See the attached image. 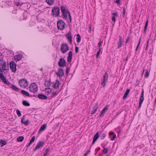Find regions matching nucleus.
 Here are the masks:
<instances>
[{"mask_svg":"<svg viewBox=\"0 0 156 156\" xmlns=\"http://www.w3.org/2000/svg\"><path fill=\"white\" fill-rule=\"evenodd\" d=\"M3 56L2 55H0V64L1 65V67L0 68V72H3L4 70H8V66H7V68H6V63L5 62L3 61Z\"/></svg>","mask_w":156,"mask_h":156,"instance_id":"f257e3e1","label":"nucleus"},{"mask_svg":"<svg viewBox=\"0 0 156 156\" xmlns=\"http://www.w3.org/2000/svg\"><path fill=\"white\" fill-rule=\"evenodd\" d=\"M66 23L62 20H58L57 22V26L58 30H63L65 28Z\"/></svg>","mask_w":156,"mask_h":156,"instance_id":"f03ea898","label":"nucleus"},{"mask_svg":"<svg viewBox=\"0 0 156 156\" xmlns=\"http://www.w3.org/2000/svg\"><path fill=\"white\" fill-rule=\"evenodd\" d=\"M38 86L35 83H31L29 86V89L30 91L33 93H35L38 90Z\"/></svg>","mask_w":156,"mask_h":156,"instance_id":"7ed1b4c3","label":"nucleus"},{"mask_svg":"<svg viewBox=\"0 0 156 156\" xmlns=\"http://www.w3.org/2000/svg\"><path fill=\"white\" fill-rule=\"evenodd\" d=\"M61 10L63 16L62 18L64 19H66L67 17V13H69V10L66 8L64 6H61Z\"/></svg>","mask_w":156,"mask_h":156,"instance_id":"20e7f679","label":"nucleus"},{"mask_svg":"<svg viewBox=\"0 0 156 156\" xmlns=\"http://www.w3.org/2000/svg\"><path fill=\"white\" fill-rule=\"evenodd\" d=\"M52 13L54 16L57 17L59 16L60 13L59 8L58 7H54L52 10Z\"/></svg>","mask_w":156,"mask_h":156,"instance_id":"39448f33","label":"nucleus"},{"mask_svg":"<svg viewBox=\"0 0 156 156\" xmlns=\"http://www.w3.org/2000/svg\"><path fill=\"white\" fill-rule=\"evenodd\" d=\"M108 75L107 72H106L103 77V79L101 81V85L103 87H105L106 83L108 80Z\"/></svg>","mask_w":156,"mask_h":156,"instance_id":"423d86ee","label":"nucleus"},{"mask_svg":"<svg viewBox=\"0 0 156 156\" xmlns=\"http://www.w3.org/2000/svg\"><path fill=\"white\" fill-rule=\"evenodd\" d=\"M69 49V47L66 44H62L61 47V50L63 53H66Z\"/></svg>","mask_w":156,"mask_h":156,"instance_id":"0eeeda50","label":"nucleus"},{"mask_svg":"<svg viewBox=\"0 0 156 156\" xmlns=\"http://www.w3.org/2000/svg\"><path fill=\"white\" fill-rule=\"evenodd\" d=\"M19 83L21 87H25L28 85V83L27 80L23 79L20 80Z\"/></svg>","mask_w":156,"mask_h":156,"instance_id":"6e6552de","label":"nucleus"},{"mask_svg":"<svg viewBox=\"0 0 156 156\" xmlns=\"http://www.w3.org/2000/svg\"><path fill=\"white\" fill-rule=\"evenodd\" d=\"M9 66L10 69L12 70V72L15 73L16 70V63L13 61H11L10 63Z\"/></svg>","mask_w":156,"mask_h":156,"instance_id":"1a4fd4ad","label":"nucleus"},{"mask_svg":"<svg viewBox=\"0 0 156 156\" xmlns=\"http://www.w3.org/2000/svg\"><path fill=\"white\" fill-rule=\"evenodd\" d=\"M3 72H0V78L2 80V82L5 83L7 84L8 86L10 83L6 80V78L3 75Z\"/></svg>","mask_w":156,"mask_h":156,"instance_id":"9d476101","label":"nucleus"},{"mask_svg":"<svg viewBox=\"0 0 156 156\" xmlns=\"http://www.w3.org/2000/svg\"><path fill=\"white\" fill-rule=\"evenodd\" d=\"M56 74L60 78H61L64 75L63 69L62 68L58 69V71L56 73Z\"/></svg>","mask_w":156,"mask_h":156,"instance_id":"9b49d317","label":"nucleus"},{"mask_svg":"<svg viewBox=\"0 0 156 156\" xmlns=\"http://www.w3.org/2000/svg\"><path fill=\"white\" fill-rule=\"evenodd\" d=\"M66 62L63 58H60L58 62V66L60 67H64L66 66Z\"/></svg>","mask_w":156,"mask_h":156,"instance_id":"f8f14e48","label":"nucleus"},{"mask_svg":"<svg viewBox=\"0 0 156 156\" xmlns=\"http://www.w3.org/2000/svg\"><path fill=\"white\" fill-rule=\"evenodd\" d=\"M44 144V141H40L37 144V145L36 146L35 148L33 150L34 151H35L37 149H40L42 147Z\"/></svg>","mask_w":156,"mask_h":156,"instance_id":"ddd939ff","label":"nucleus"},{"mask_svg":"<svg viewBox=\"0 0 156 156\" xmlns=\"http://www.w3.org/2000/svg\"><path fill=\"white\" fill-rule=\"evenodd\" d=\"M109 106V105H107L104 108L99 115V116L100 117H101L104 116V114L106 112V111L108 109Z\"/></svg>","mask_w":156,"mask_h":156,"instance_id":"4468645a","label":"nucleus"},{"mask_svg":"<svg viewBox=\"0 0 156 156\" xmlns=\"http://www.w3.org/2000/svg\"><path fill=\"white\" fill-rule=\"evenodd\" d=\"M119 39L118 42L117 43L118 45L117 48H121L122 45V43H123V41L122 40V37L121 36H119Z\"/></svg>","mask_w":156,"mask_h":156,"instance_id":"2eb2a0df","label":"nucleus"},{"mask_svg":"<svg viewBox=\"0 0 156 156\" xmlns=\"http://www.w3.org/2000/svg\"><path fill=\"white\" fill-rule=\"evenodd\" d=\"M22 56L23 55L21 54L17 55L14 57V59L17 62L21 60Z\"/></svg>","mask_w":156,"mask_h":156,"instance_id":"dca6fc26","label":"nucleus"},{"mask_svg":"<svg viewBox=\"0 0 156 156\" xmlns=\"http://www.w3.org/2000/svg\"><path fill=\"white\" fill-rule=\"evenodd\" d=\"M61 84L60 81L56 80L55 82L53 84V87L56 89H58L60 85Z\"/></svg>","mask_w":156,"mask_h":156,"instance_id":"f3484780","label":"nucleus"},{"mask_svg":"<svg viewBox=\"0 0 156 156\" xmlns=\"http://www.w3.org/2000/svg\"><path fill=\"white\" fill-rule=\"evenodd\" d=\"M66 36L67 38L69 41V44H71L72 43V33L71 32H69L67 34Z\"/></svg>","mask_w":156,"mask_h":156,"instance_id":"a211bd4d","label":"nucleus"},{"mask_svg":"<svg viewBox=\"0 0 156 156\" xmlns=\"http://www.w3.org/2000/svg\"><path fill=\"white\" fill-rule=\"evenodd\" d=\"M25 119V115H24L23 116L21 120V122L22 123L24 124L26 126H27L29 124V121L28 120H27L26 121H24Z\"/></svg>","mask_w":156,"mask_h":156,"instance_id":"6ab92c4d","label":"nucleus"},{"mask_svg":"<svg viewBox=\"0 0 156 156\" xmlns=\"http://www.w3.org/2000/svg\"><path fill=\"white\" fill-rule=\"evenodd\" d=\"M21 93L27 97H36V95L34 94L33 95H30L29 94L27 91L24 90H22L21 91Z\"/></svg>","mask_w":156,"mask_h":156,"instance_id":"aec40b11","label":"nucleus"},{"mask_svg":"<svg viewBox=\"0 0 156 156\" xmlns=\"http://www.w3.org/2000/svg\"><path fill=\"white\" fill-rule=\"evenodd\" d=\"M109 137H111V140H114L116 137V135L113 132L110 131L109 133Z\"/></svg>","mask_w":156,"mask_h":156,"instance_id":"412c9836","label":"nucleus"},{"mask_svg":"<svg viewBox=\"0 0 156 156\" xmlns=\"http://www.w3.org/2000/svg\"><path fill=\"white\" fill-rule=\"evenodd\" d=\"M8 86L10 87L13 90L15 91H18L20 90V89L17 87L16 86H15L14 85H13L12 84H11L10 83L9 85Z\"/></svg>","mask_w":156,"mask_h":156,"instance_id":"4be33fe9","label":"nucleus"},{"mask_svg":"<svg viewBox=\"0 0 156 156\" xmlns=\"http://www.w3.org/2000/svg\"><path fill=\"white\" fill-rule=\"evenodd\" d=\"M37 97L40 99L42 100H46L47 99L48 97L42 94H38Z\"/></svg>","mask_w":156,"mask_h":156,"instance_id":"5701e85b","label":"nucleus"},{"mask_svg":"<svg viewBox=\"0 0 156 156\" xmlns=\"http://www.w3.org/2000/svg\"><path fill=\"white\" fill-rule=\"evenodd\" d=\"M99 136V133L98 132L97 133H96L94 135V137L93 141L92 143V144H94L95 142L98 138Z\"/></svg>","mask_w":156,"mask_h":156,"instance_id":"b1692460","label":"nucleus"},{"mask_svg":"<svg viewBox=\"0 0 156 156\" xmlns=\"http://www.w3.org/2000/svg\"><path fill=\"white\" fill-rule=\"evenodd\" d=\"M73 56V53L72 51H69L68 53V56L67 58V61L70 62L72 60Z\"/></svg>","mask_w":156,"mask_h":156,"instance_id":"393cba45","label":"nucleus"},{"mask_svg":"<svg viewBox=\"0 0 156 156\" xmlns=\"http://www.w3.org/2000/svg\"><path fill=\"white\" fill-rule=\"evenodd\" d=\"M98 106V103H97V104H96L95 105L93 109L92 110L91 112V114H94L95 113V112L97 111V110Z\"/></svg>","mask_w":156,"mask_h":156,"instance_id":"a878e982","label":"nucleus"},{"mask_svg":"<svg viewBox=\"0 0 156 156\" xmlns=\"http://www.w3.org/2000/svg\"><path fill=\"white\" fill-rule=\"evenodd\" d=\"M51 82L50 80H46L44 83L45 86L48 88L51 85Z\"/></svg>","mask_w":156,"mask_h":156,"instance_id":"bb28decb","label":"nucleus"},{"mask_svg":"<svg viewBox=\"0 0 156 156\" xmlns=\"http://www.w3.org/2000/svg\"><path fill=\"white\" fill-rule=\"evenodd\" d=\"M130 90L129 89H127V90H126V91L125 92L124 95V96H123V99L124 100H125L128 94L129 93Z\"/></svg>","mask_w":156,"mask_h":156,"instance_id":"cd10ccee","label":"nucleus"},{"mask_svg":"<svg viewBox=\"0 0 156 156\" xmlns=\"http://www.w3.org/2000/svg\"><path fill=\"white\" fill-rule=\"evenodd\" d=\"M46 124H44L42 126H41L40 129H39V132L44 131L46 127Z\"/></svg>","mask_w":156,"mask_h":156,"instance_id":"c85d7f7f","label":"nucleus"},{"mask_svg":"<svg viewBox=\"0 0 156 156\" xmlns=\"http://www.w3.org/2000/svg\"><path fill=\"white\" fill-rule=\"evenodd\" d=\"M144 99V97H140L139 103V105L138 106V108H141V105Z\"/></svg>","mask_w":156,"mask_h":156,"instance_id":"c756f323","label":"nucleus"},{"mask_svg":"<svg viewBox=\"0 0 156 156\" xmlns=\"http://www.w3.org/2000/svg\"><path fill=\"white\" fill-rule=\"evenodd\" d=\"M47 3L49 5L53 4L55 2V0H45Z\"/></svg>","mask_w":156,"mask_h":156,"instance_id":"7c9ffc66","label":"nucleus"},{"mask_svg":"<svg viewBox=\"0 0 156 156\" xmlns=\"http://www.w3.org/2000/svg\"><path fill=\"white\" fill-rule=\"evenodd\" d=\"M22 104L25 106H29L30 105L29 102L26 100H23L22 101Z\"/></svg>","mask_w":156,"mask_h":156,"instance_id":"2f4dec72","label":"nucleus"},{"mask_svg":"<svg viewBox=\"0 0 156 156\" xmlns=\"http://www.w3.org/2000/svg\"><path fill=\"white\" fill-rule=\"evenodd\" d=\"M148 20H147L145 23V25L144 26V33L145 34L146 33V31L147 29V27L148 24Z\"/></svg>","mask_w":156,"mask_h":156,"instance_id":"473e14b6","label":"nucleus"},{"mask_svg":"<svg viewBox=\"0 0 156 156\" xmlns=\"http://www.w3.org/2000/svg\"><path fill=\"white\" fill-rule=\"evenodd\" d=\"M81 37L80 35L79 34H76V41L77 42H79L81 41Z\"/></svg>","mask_w":156,"mask_h":156,"instance_id":"72a5a7b5","label":"nucleus"},{"mask_svg":"<svg viewBox=\"0 0 156 156\" xmlns=\"http://www.w3.org/2000/svg\"><path fill=\"white\" fill-rule=\"evenodd\" d=\"M146 72L144 75V77L145 78H147L149 75V72L148 71V69H145Z\"/></svg>","mask_w":156,"mask_h":156,"instance_id":"f704fd0d","label":"nucleus"},{"mask_svg":"<svg viewBox=\"0 0 156 156\" xmlns=\"http://www.w3.org/2000/svg\"><path fill=\"white\" fill-rule=\"evenodd\" d=\"M101 49L102 48H99V50L97 52V54L96 55V57L97 58H99L100 57L99 55L100 52L101 50Z\"/></svg>","mask_w":156,"mask_h":156,"instance_id":"c9c22d12","label":"nucleus"},{"mask_svg":"<svg viewBox=\"0 0 156 156\" xmlns=\"http://www.w3.org/2000/svg\"><path fill=\"white\" fill-rule=\"evenodd\" d=\"M45 89V90L46 91V92L48 93V94H50L51 92V89L49 87L46 88Z\"/></svg>","mask_w":156,"mask_h":156,"instance_id":"e433bc0d","label":"nucleus"},{"mask_svg":"<svg viewBox=\"0 0 156 156\" xmlns=\"http://www.w3.org/2000/svg\"><path fill=\"white\" fill-rule=\"evenodd\" d=\"M49 151V148H47L45 151L44 153V155L45 156H46L48 154V153Z\"/></svg>","mask_w":156,"mask_h":156,"instance_id":"4c0bfd02","label":"nucleus"},{"mask_svg":"<svg viewBox=\"0 0 156 156\" xmlns=\"http://www.w3.org/2000/svg\"><path fill=\"white\" fill-rule=\"evenodd\" d=\"M24 139V137L23 136H20L17 138V140L19 142H22Z\"/></svg>","mask_w":156,"mask_h":156,"instance_id":"58836bf2","label":"nucleus"},{"mask_svg":"<svg viewBox=\"0 0 156 156\" xmlns=\"http://www.w3.org/2000/svg\"><path fill=\"white\" fill-rule=\"evenodd\" d=\"M0 143L2 145V146H3L6 144L7 142L6 141L1 140H0Z\"/></svg>","mask_w":156,"mask_h":156,"instance_id":"ea45409f","label":"nucleus"},{"mask_svg":"<svg viewBox=\"0 0 156 156\" xmlns=\"http://www.w3.org/2000/svg\"><path fill=\"white\" fill-rule=\"evenodd\" d=\"M70 68L68 66L66 67V74L67 76L70 71Z\"/></svg>","mask_w":156,"mask_h":156,"instance_id":"a19ab883","label":"nucleus"},{"mask_svg":"<svg viewBox=\"0 0 156 156\" xmlns=\"http://www.w3.org/2000/svg\"><path fill=\"white\" fill-rule=\"evenodd\" d=\"M108 149L106 148H105L103 150V152L104 154H106L108 153Z\"/></svg>","mask_w":156,"mask_h":156,"instance_id":"79ce46f5","label":"nucleus"},{"mask_svg":"<svg viewBox=\"0 0 156 156\" xmlns=\"http://www.w3.org/2000/svg\"><path fill=\"white\" fill-rule=\"evenodd\" d=\"M16 113L18 117H20L21 115V113L20 110H16Z\"/></svg>","mask_w":156,"mask_h":156,"instance_id":"37998d69","label":"nucleus"},{"mask_svg":"<svg viewBox=\"0 0 156 156\" xmlns=\"http://www.w3.org/2000/svg\"><path fill=\"white\" fill-rule=\"evenodd\" d=\"M105 137V135L104 133L101 134L100 135V137L101 140L103 139Z\"/></svg>","mask_w":156,"mask_h":156,"instance_id":"c03bdc74","label":"nucleus"},{"mask_svg":"<svg viewBox=\"0 0 156 156\" xmlns=\"http://www.w3.org/2000/svg\"><path fill=\"white\" fill-rule=\"evenodd\" d=\"M58 93H57L56 92H53L51 94L52 97H53L55 96Z\"/></svg>","mask_w":156,"mask_h":156,"instance_id":"a18cd8bd","label":"nucleus"},{"mask_svg":"<svg viewBox=\"0 0 156 156\" xmlns=\"http://www.w3.org/2000/svg\"><path fill=\"white\" fill-rule=\"evenodd\" d=\"M141 38H140V39H139V43L137 45V46L136 47V51L137 50V49L138 48V47H139V46L140 45V41H141Z\"/></svg>","mask_w":156,"mask_h":156,"instance_id":"49530a36","label":"nucleus"},{"mask_svg":"<svg viewBox=\"0 0 156 156\" xmlns=\"http://www.w3.org/2000/svg\"><path fill=\"white\" fill-rule=\"evenodd\" d=\"M149 43V39H148L147 41V44L145 47V50H147L148 49V44Z\"/></svg>","mask_w":156,"mask_h":156,"instance_id":"de8ad7c7","label":"nucleus"},{"mask_svg":"<svg viewBox=\"0 0 156 156\" xmlns=\"http://www.w3.org/2000/svg\"><path fill=\"white\" fill-rule=\"evenodd\" d=\"M35 139V136H34L32 137L30 141V143H32L34 141Z\"/></svg>","mask_w":156,"mask_h":156,"instance_id":"09e8293b","label":"nucleus"},{"mask_svg":"<svg viewBox=\"0 0 156 156\" xmlns=\"http://www.w3.org/2000/svg\"><path fill=\"white\" fill-rule=\"evenodd\" d=\"M102 43V41H100L98 43V45L97 46L98 47H99V48H100V46H101Z\"/></svg>","mask_w":156,"mask_h":156,"instance_id":"8fccbe9b","label":"nucleus"},{"mask_svg":"<svg viewBox=\"0 0 156 156\" xmlns=\"http://www.w3.org/2000/svg\"><path fill=\"white\" fill-rule=\"evenodd\" d=\"M78 50L79 48L77 46H76L75 48V51L76 53H77L78 52Z\"/></svg>","mask_w":156,"mask_h":156,"instance_id":"3c124183","label":"nucleus"},{"mask_svg":"<svg viewBox=\"0 0 156 156\" xmlns=\"http://www.w3.org/2000/svg\"><path fill=\"white\" fill-rule=\"evenodd\" d=\"M112 15L114 16H118V14L117 12H113V13H112Z\"/></svg>","mask_w":156,"mask_h":156,"instance_id":"603ef678","label":"nucleus"},{"mask_svg":"<svg viewBox=\"0 0 156 156\" xmlns=\"http://www.w3.org/2000/svg\"><path fill=\"white\" fill-rule=\"evenodd\" d=\"M68 14V16L69 17L70 22H71L72 21L71 16V14H70V13L69 12V13Z\"/></svg>","mask_w":156,"mask_h":156,"instance_id":"864d4df0","label":"nucleus"},{"mask_svg":"<svg viewBox=\"0 0 156 156\" xmlns=\"http://www.w3.org/2000/svg\"><path fill=\"white\" fill-rule=\"evenodd\" d=\"M114 2L115 3L118 4V5L120 4V0H115Z\"/></svg>","mask_w":156,"mask_h":156,"instance_id":"5fc2aeb1","label":"nucleus"},{"mask_svg":"<svg viewBox=\"0 0 156 156\" xmlns=\"http://www.w3.org/2000/svg\"><path fill=\"white\" fill-rule=\"evenodd\" d=\"M112 20L114 22L116 21V18L115 16H113L112 17Z\"/></svg>","mask_w":156,"mask_h":156,"instance_id":"6e6d98bb","label":"nucleus"},{"mask_svg":"<svg viewBox=\"0 0 156 156\" xmlns=\"http://www.w3.org/2000/svg\"><path fill=\"white\" fill-rule=\"evenodd\" d=\"M144 89H143L142 90V92H141V96H140V97H144Z\"/></svg>","mask_w":156,"mask_h":156,"instance_id":"4d7b16f0","label":"nucleus"},{"mask_svg":"<svg viewBox=\"0 0 156 156\" xmlns=\"http://www.w3.org/2000/svg\"><path fill=\"white\" fill-rule=\"evenodd\" d=\"M125 8L124 7L123 9V13H122V16L124 17L125 16Z\"/></svg>","mask_w":156,"mask_h":156,"instance_id":"13d9d810","label":"nucleus"},{"mask_svg":"<svg viewBox=\"0 0 156 156\" xmlns=\"http://www.w3.org/2000/svg\"><path fill=\"white\" fill-rule=\"evenodd\" d=\"M130 38V37L129 36H128L127 37V38L126 40V44H127L128 43L129 41V40Z\"/></svg>","mask_w":156,"mask_h":156,"instance_id":"bf43d9fd","label":"nucleus"},{"mask_svg":"<svg viewBox=\"0 0 156 156\" xmlns=\"http://www.w3.org/2000/svg\"><path fill=\"white\" fill-rule=\"evenodd\" d=\"M90 152V151H87L84 154V156H87V155L88 153Z\"/></svg>","mask_w":156,"mask_h":156,"instance_id":"052dcab7","label":"nucleus"},{"mask_svg":"<svg viewBox=\"0 0 156 156\" xmlns=\"http://www.w3.org/2000/svg\"><path fill=\"white\" fill-rule=\"evenodd\" d=\"M128 56H127V57H126L125 58V61L126 62H127L128 60Z\"/></svg>","mask_w":156,"mask_h":156,"instance_id":"680f3d73","label":"nucleus"},{"mask_svg":"<svg viewBox=\"0 0 156 156\" xmlns=\"http://www.w3.org/2000/svg\"><path fill=\"white\" fill-rule=\"evenodd\" d=\"M31 143H30V142L28 144V145H27V147H28L31 144Z\"/></svg>","mask_w":156,"mask_h":156,"instance_id":"e2e57ef3","label":"nucleus"},{"mask_svg":"<svg viewBox=\"0 0 156 156\" xmlns=\"http://www.w3.org/2000/svg\"><path fill=\"white\" fill-rule=\"evenodd\" d=\"M101 149V148L100 147H98V151L99 150H100Z\"/></svg>","mask_w":156,"mask_h":156,"instance_id":"0e129e2a","label":"nucleus"},{"mask_svg":"<svg viewBox=\"0 0 156 156\" xmlns=\"http://www.w3.org/2000/svg\"><path fill=\"white\" fill-rule=\"evenodd\" d=\"M22 5V4H20V5H19V4L18 3L17 4V6H20Z\"/></svg>","mask_w":156,"mask_h":156,"instance_id":"69168bd1","label":"nucleus"},{"mask_svg":"<svg viewBox=\"0 0 156 156\" xmlns=\"http://www.w3.org/2000/svg\"><path fill=\"white\" fill-rule=\"evenodd\" d=\"M144 70H144V69L143 71V72H142V74H143L144 73Z\"/></svg>","mask_w":156,"mask_h":156,"instance_id":"338daca9","label":"nucleus"},{"mask_svg":"<svg viewBox=\"0 0 156 156\" xmlns=\"http://www.w3.org/2000/svg\"><path fill=\"white\" fill-rule=\"evenodd\" d=\"M41 71H42L43 70V69L42 68H41Z\"/></svg>","mask_w":156,"mask_h":156,"instance_id":"774afa93","label":"nucleus"}]
</instances>
